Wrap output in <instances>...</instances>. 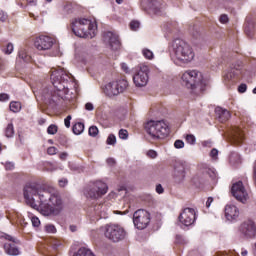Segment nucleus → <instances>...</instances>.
I'll return each mask as SVG.
<instances>
[{
	"label": "nucleus",
	"instance_id": "4d7b16f0",
	"mask_svg": "<svg viewBox=\"0 0 256 256\" xmlns=\"http://www.w3.org/2000/svg\"><path fill=\"white\" fill-rule=\"evenodd\" d=\"M67 183H68V181H67V179H61V180H59V185H60V187H65V185H67Z\"/></svg>",
	"mask_w": 256,
	"mask_h": 256
},
{
	"label": "nucleus",
	"instance_id": "20e7f679",
	"mask_svg": "<svg viewBox=\"0 0 256 256\" xmlns=\"http://www.w3.org/2000/svg\"><path fill=\"white\" fill-rule=\"evenodd\" d=\"M105 238L113 243H119L127 237V231L119 224H108L105 227Z\"/></svg>",
	"mask_w": 256,
	"mask_h": 256
},
{
	"label": "nucleus",
	"instance_id": "4c0bfd02",
	"mask_svg": "<svg viewBox=\"0 0 256 256\" xmlns=\"http://www.w3.org/2000/svg\"><path fill=\"white\" fill-rule=\"evenodd\" d=\"M4 53L6 55H11L13 53V44H7L6 48H4Z\"/></svg>",
	"mask_w": 256,
	"mask_h": 256
},
{
	"label": "nucleus",
	"instance_id": "ddd939ff",
	"mask_svg": "<svg viewBox=\"0 0 256 256\" xmlns=\"http://www.w3.org/2000/svg\"><path fill=\"white\" fill-rule=\"evenodd\" d=\"M240 231L245 235V237H248V239H255L256 237V224L253 222V220H248L241 224Z\"/></svg>",
	"mask_w": 256,
	"mask_h": 256
},
{
	"label": "nucleus",
	"instance_id": "9d476101",
	"mask_svg": "<svg viewBox=\"0 0 256 256\" xmlns=\"http://www.w3.org/2000/svg\"><path fill=\"white\" fill-rule=\"evenodd\" d=\"M24 199L32 209H39L42 203H47V199H45V195L39 193H25Z\"/></svg>",
	"mask_w": 256,
	"mask_h": 256
},
{
	"label": "nucleus",
	"instance_id": "09e8293b",
	"mask_svg": "<svg viewBox=\"0 0 256 256\" xmlns=\"http://www.w3.org/2000/svg\"><path fill=\"white\" fill-rule=\"evenodd\" d=\"M85 109H86V111H93V109H95V107L93 106V103L88 102L85 104Z\"/></svg>",
	"mask_w": 256,
	"mask_h": 256
},
{
	"label": "nucleus",
	"instance_id": "79ce46f5",
	"mask_svg": "<svg viewBox=\"0 0 256 256\" xmlns=\"http://www.w3.org/2000/svg\"><path fill=\"white\" fill-rule=\"evenodd\" d=\"M130 28L132 29V31H137V29H139V22L137 21H132L130 23Z\"/></svg>",
	"mask_w": 256,
	"mask_h": 256
},
{
	"label": "nucleus",
	"instance_id": "473e14b6",
	"mask_svg": "<svg viewBox=\"0 0 256 256\" xmlns=\"http://www.w3.org/2000/svg\"><path fill=\"white\" fill-rule=\"evenodd\" d=\"M57 131H58V128H57V125L55 124H51L47 129L48 135H55Z\"/></svg>",
	"mask_w": 256,
	"mask_h": 256
},
{
	"label": "nucleus",
	"instance_id": "4468645a",
	"mask_svg": "<svg viewBox=\"0 0 256 256\" xmlns=\"http://www.w3.org/2000/svg\"><path fill=\"white\" fill-rule=\"evenodd\" d=\"M5 239L9 241L8 243L4 244V251L7 253V255L17 256L21 252L19 251V248L17 247V244L15 243V238L13 236L5 234Z\"/></svg>",
	"mask_w": 256,
	"mask_h": 256
},
{
	"label": "nucleus",
	"instance_id": "680f3d73",
	"mask_svg": "<svg viewBox=\"0 0 256 256\" xmlns=\"http://www.w3.org/2000/svg\"><path fill=\"white\" fill-rule=\"evenodd\" d=\"M107 163H108V165H113V164L115 163V159L109 158V159L107 160Z\"/></svg>",
	"mask_w": 256,
	"mask_h": 256
},
{
	"label": "nucleus",
	"instance_id": "1a4fd4ad",
	"mask_svg": "<svg viewBox=\"0 0 256 256\" xmlns=\"http://www.w3.org/2000/svg\"><path fill=\"white\" fill-rule=\"evenodd\" d=\"M150 222L151 215L146 210H137L133 215V223L140 230L147 229Z\"/></svg>",
	"mask_w": 256,
	"mask_h": 256
},
{
	"label": "nucleus",
	"instance_id": "0e129e2a",
	"mask_svg": "<svg viewBox=\"0 0 256 256\" xmlns=\"http://www.w3.org/2000/svg\"><path fill=\"white\" fill-rule=\"evenodd\" d=\"M53 245H54V247H59V245H61V243H59V241H57V240H54Z\"/></svg>",
	"mask_w": 256,
	"mask_h": 256
},
{
	"label": "nucleus",
	"instance_id": "5fc2aeb1",
	"mask_svg": "<svg viewBox=\"0 0 256 256\" xmlns=\"http://www.w3.org/2000/svg\"><path fill=\"white\" fill-rule=\"evenodd\" d=\"M214 198L213 197H208L207 201H206V207L209 208L211 207V203H213Z\"/></svg>",
	"mask_w": 256,
	"mask_h": 256
},
{
	"label": "nucleus",
	"instance_id": "2eb2a0df",
	"mask_svg": "<svg viewBox=\"0 0 256 256\" xmlns=\"http://www.w3.org/2000/svg\"><path fill=\"white\" fill-rule=\"evenodd\" d=\"M67 77H69V75H67V72H65L63 68L54 69L51 71V74H50V79L52 81V84L56 88L58 87L57 83H61L62 81H67Z\"/></svg>",
	"mask_w": 256,
	"mask_h": 256
},
{
	"label": "nucleus",
	"instance_id": "c85d7f7f",
	"mask_svg": "<svg viewBox=\"0 0 256 256\" xmlns=\"http://www.w3.org/2000/svg\"><path fill=\"white\" fill-rule=\"evenodd\" d=\"M231 117V113H229L228 110H223V109H220V115H219V119L220 121H228V119H230Z\"/></svg>",
	"mask_w": 256,
	"mask_h": 256
},
{
	"label": "nucleus",
	"instance_id": "0eeeda50",
	"mask_svg": "<svg viewBox=\"0 0 256 256\" xmlns=\"http://www.w3.org/2000/svg\"><path fill=\"white\" fill-rule=\"evenodd\" d=\"M49 204L45 215H59L63 211V200L59 194H48Z\"/></svg>",
	"mask_w": 256,
	"mask_h": 256
},
{
	"label": "nucleus",
	"instance_id": "f3484780",
	"mask_svg": "<svg viewBox=\"0 0 256 256\" xmlns=\"http://www.w3.org/2000/svg\"><path fill=\"white\" fill-rule=\"evenodd\" d=\"M225 217L227 221H237L239 219V208L235 205L228 204L224 209Z\"/></svg>",
	"mask_w": 256,
	"mask_h": 256
},
{
	"label": "nucleus",
	"instance_id": "49530a36",
	"mask_svg": "<svg viewBox=\"0 0 256 256\" xmlns=\"http://www.w3.org/2000/svg\"><path fill=\"white\" fill-rule=\"evenodd\" d=\"M208 175H210L211 179H217V172L213 169L208 170Z\"/></svg>",
	"mask_w": 256,
	"mask_h": 256
},
{
	"label": "nucleus",
	"instance_id": "58836bf2",
	"mask_svg": "<svg viewBox=\"0 0 256 256\" xmlns=\"http://www.w3.org/2000/svg\"><path fill=\"white\" fill-rule=\"evenodd\" d=\"M174 147L175 149H183V147H185V142H183L182 140H176L174 142Z\"/></svg>",
	"mask_w": 256,
	"mask_h": 256
},
{
	"label": "nucleus",
	"instance_id": "69168bd1",
	"mask_svg": "<svg viewBox=\"0 0 256 256\" xmlns=\"http://www.w3.org/2000/svg\"><path fill=\"white\" fill-rule=\"evenodd\" d=\"M118 191H127V188H125V186H122L118 189Z\"/></svg>",
	"mask_w": 256,
	"mask_h": 256
},
{
	"label": "nucleus",
	"instance_id": "c756f323",
	"mask_svg": "<svg viewBox=\"0 0 256 256\" xmlns=\"http://www.w3.org/2000/svg\"><path fill=\"white\" fill-rule=\"evenodd\" d=\"M10 111L13 113H19V111H21V102H11Z\"/></svg>",
	"mask_w": 256,
	"mask_h": 256
},
{
	"label": "nucleus",
	"instance_id": "a19ab883",
	"mask_svg": "<svg viewBox=\"0 0 256 256\" xmlns=\"http://www.w3.org/2000/svg\"><path fill=\"white\" fill-rule=\"evenodd\" d=\"M33 227H39L41 225V221L37 218V216H33L31 218Z\"/></svg>",
	"mask_w": 256,
	"mask_h": 256
},
{
	"label": "nucleus",
	"instance_id": "e433bc0d",
	"mask_svg": "<svg viewBox=\"0 0 256 256\" xmlns=\"http://www.w3.org/2000/svg\"><path fill=\"white\" fill-rule=\"evenodd\" d=\"M147 157H149V159H157V151L155 150H148L146 153Z\"/></svg>",
	"mask_w": 256,
	"mask_h": 256
},
{
	"label": "nucleus",
	"instance_id": "774afa93",
	"mask_svg": "<svg viewBox=\"0 0 256 256\" xmlns=\"http://www.w3.org/2000/svg\"><path fill=\"white\" fill-rule=\"evenodd\" d=\"M116 3H117L118 5H121V3H123V0H116Z\"/></svg>",
	"mask_w": 256,
	"mask_h": 256
},
{
	"label": "nucleus",
	"instance_id": "de8ad7c7",
	"mask_svg": "<svg viewBox=\"0 0 256 256\" xmlns=\"http://www.w3.org/2000/svg\"><path fill=\"white\" fill-rule=\"evenodd\" d=\"M238 91H239V93H245V91H247V84H241L238 87Z\"/></svg>",
	"mask_w": 256,
	"mask_h": 256
},
{
	"label": "nucleus",
	"instance_id": "4be33fe9",
	"mask_svg": "<svg viewBox=\"0 0 256 256\" xmlns=\"http://www.w3.org/2000/svg\"><path fill=\"white\" fill-rule=\"evenodd\" d=\"M239 73H241V70H239V68H230L228 73L224 76V79H226V81H231V79H233V77H237Z\"/></svg>",
	"mask_w": 256,
	"mask_h": 256
},
{
	"label": "nucleus",
	"instance_id": "6e6d98bb",
	"mask_svg": "<svg viewBox=\"0 0 256 256\" xmlns=\"http://www.w3.org/2000/svg\"><path fill=\"white\" fill-rule=\"evenodd\" d=\"M164 189L161 184L156 185V192L157 193H163Z\"/></svg>",
	"mask_w": 256,
	"mask_h": 256
},
{
	"label": "nucleus",
	"instance_id": "5701e85b",
	"mask_svg": "<svg viewBox=\"0 0 256 256\" xmlns=\"http://www.w3.org/2000/svg\"><path fill=\"white\" fill-rule=\"evenodd\" d=\"M5 137H7L8 139H11V137H13L15 135V127L13 126V123H8L5 130Z\"/></svg>",
	"mask_w": 256,
	"mask_h": 256
},
{
	"label": "nucleus",
	"instance_id": "39448f33",
	"mask_svg": "<svg viewBox=\"0 0 256 256\" xmlns=\"http://www.w3.org/2000/svg\"><path fill=\"white\" fill-rule=\"evenodd\" d=\"M182 81L188 89H194L196 85H205L203 74L198 70H187L182 74Z\"/></svg>",
	"mask_w": 256,
	"mask_h": 256
},
{
	"label": "nucleus",
	"instance_id": "c9c22d12",
	"mask_svg": "<svg viewBox=\"0 0 256 256\" xmlns=\"http://www.w3.org/2000/svg\"><path fill=\"white\" fill-rule=\"evenodd\" d=\"M186 141L190 145H195V141H196L195 136L193 134L186 135Z\"/></svg>",
	"mask_w": 256,
	"mask_h": 256
},
{
	"label": "nucleus",
	"instance_id": "412c9836",
	"mask_svg": "<svg viewBox=\"0 0 256 256\" xmlns=\"http://www.w3.org/2000/svg\"><path fill=\"white\" fill-rule=\"evenodd\" d=\"M41 191L40 186L36 183H27L24 186V193H39Z\"/></svg>",
	"mask_w": 256,
	"mask_h": 256
},
{
	"label": "nucleus",
	"instance_id": "603ef678",
	"mask_svg": "<svg viewBox=\"0 0 256 256\" xmlns=\"http://www.w3.org/2000/svg\"><path fill=\"white\" fill-rule=\"evenodd\" d=\"M6 19H7V15L3 10H0V21L5 22Z\"/></svg>",
	"mask_w": 256,
	"mask_h": 256
},
{
	"label": "nucleus",
	"instance_id": "cd10ccee",
	"mask_svg": "<svg viewBox=\"0 0 256 256\" xmlns=\"http://www.w3.org/2000/svg\"><path fill=\"white\" fill-rule=\"evenodd\" d=\"M230 163L232 165H237L238 163H241V156L237 152H232L230 154Z\"/></svg>",
	"mask_w": 256,
	"mask_h": 256
},
{
	"label": "nucleus",
	"instance_id": "bb28decb",
	"mask_svg": "<svg viewBox=\"0 0 256 256\" xmlns=\"http://www.w3.org/2000/svg\"><path fill=\"white\" fill-rule=\"evenodd\" d=\"M72 131L75 135H81L82 132L85 131V125L81 122H78L73 126Z\"/></svg>",
	"mask_w": 256,
	"mask_h": 256
},
{
	"label": "nucleus",
	"instance_id": "f03ea898",
	"mask_svg": "<svg viewBox=\"0 0 256 256\" xmlns=\"http://www.w3.org/2000/svg\"><path fill=\"white\" fill-rule=\"evenodd\" d=\"M145 131L150 141H161L169 135V125L164 120H149L145 123Z\"/></svg>",
	"mask_w": 256,
	"mask_h": 256
},
{
	"label": "nucleus",
	"instance_id": "e2e57ef3",
	"mask_svg": "<svg viewBox=\"0 0 256 256\" xmlns=\"http://www.w3.org/2000/svg\"><path fill=\"white\" fill-rule=\"evenodd\" d=\"M70 231H72V233H75V231H77V226H70Z\"/></svg>",
	"mask_w": 256,
	"mask_h": 256
},
{
	"label": "nucleus",
	"instance_id": "f257e3e1",
	"mask_svg": "<svg viewBox=\"0 0 256 256\" xmlns=\"http://www.w3.org/2000/svg\"><path fill=\"white\" fill-rule=\"evenodd\" d=\"M173 59L176 63H191L195 59V52L191 45L183 40L176 39L172 43Z\"/></svg>",
	"mask_w": 256,
	"mask_h": 256
},
{
	"label": "nucleus",
	"instance_id": "aec40b11",
	"mask_svg": "<svg viewBox=\"0 0 256 256\" xmlns=\"http://www.w3.org/2000/svg\"><path fill=\"white\" fill-rule=\"evenodd\" d=\"M109 187L102 181H96L94 183V192L96 193H107Z\"/></svg>",
	"mask_w": 256,
	"mask_h": 256
},
{
	"label": "nucleus",
	"instance_id": "dca6fc26",
	"mask_svg": "<svg viewBox=\"0 0 256 256\" xmlns=\"http://www.w3.org/2000/svg\"><path fill=\"white\" fill-rule=\"evenodd\" d=\"M104 42L110 45L113 51H117L121 47V42H119V36L113 32H106L103 36Z\"/></svg>",
	"mask_w": 256,
	"mask_h": 256
},
{
	"label": "nucleus",
	"instance_id": "8fccbe9b",
	"mask_svg": "<svg viewBox=\"0 0 256 256\" xmlns=\"http://www.w3.org/2000/svg\"><path fill=\"white\" fill-rule=\"evenodd\" d=\"M0 101H9V94L1 93L0 94Z\"/></svg>",
	"mask_w": 256,
	"mask_h": 256
},
{
	"label": "nucleus",
	"instance_id": "2f4dec72",
	"mask_svg": "<svg viewBox=\"0 0 256 256\" xmlns=\"http://www.w3.org/2000/svg\"><path fill=\"white\" fill-rule=\"evenodd\" d=\"M88 133L90 137H97V135H99V128H97V126H91Z\"/></svg>",
	"mask_w": 256,
	"mask_h": 256
},
{
	"label": "nucleus",
	"instance_id": "7ed1b4c3",
	"mask_svg": "<svg viewBox=\"0 0 256 256\" xmlns=\"http://www.w3.org/2000/svg\"><path fill=\"white\" fill-rule=\"evenodd\" d=\"M72 31L76 37H90L97 35V25L89 19H79L72 24Z\"/></svg>",
	"mask_w": 256,
	"mask_h": 256
},
{
	"label": "nucleus",
	"instance_id": "9b49d317",
	"mask_svg": "<svg viewBox=\"0 0 256 256\" xmlns=\"http://www.w3.org/2000/svg\"><path fill=\"white\" fill-rule=\"evenodd\" d=\"M178 219L182 225L189 227L195 223V220L197 219V211L193 208H185L179 215Z\"/></svg>",
	"mask_w": 256,
	"mask_h": 256
},
{
	"label": "nucleus",
	"instance_id": "423d86ee",
	"mask_svg": "<svg viewBox=\"0 0 256 256\" xmlns=\"http://www.w3.org/2000/svg\"><path fill=\"white\" fill-rule=\"evenodd\" d=\"M127 87H129V82L125 79L112 81L106 84L104 88V93L108 97H115L120 93L127 91Z\"/></svg>",
	"mask_w": 256,
	"mask_h": 256
},
{
	"label": "nucleus",
	"instance_id": "6ab92c4d",
	"mask_svg": "<svg viewBox=\"0 0 256 256\" xmlns=\"http://www.w3.org/2000/svg\"><path fill=\"white\" fill-rule=\"evenodd\" d=\"M249 187L243 185L242 181L232 184L231 193H248Z\"/></svg>",
	"mask_w": 256,
	"mask_h": 256
},
{
	"label": "nucleus",
	"instance_id": "393cba45",
	"mask_svg": "<svg viewBox=\"0 0 256 256\" xmlns=\"http://www.w3.org/2000/svg\"><path fill=\"white\" fill-rule=\"evenodd\" d=\"M232 195L239 201V203H247V201H249V194L233 193Z\"/></svg>",
	"mask_w": 256,
	"mask_h": 256
},
{
	"label": "nucleus",
	"instance_id": "a878e982",
	"mask_svg": "<svg viewBox=\"0 0 256 256\" xmlns=\"http://www.w3.org/2000/svg\"><path fill=\"white\" fill-rule=\"evenodd\" d=\"M74 256H95L91 249L82 247L80 248Z\"/></svg>",
	"mask_w": 256,
	"mask_h": 256
},
{
	"label": "nucleus",
	"instance_id": "a18cd8bd",
	"mask_svg": "<svg viewBox=\"0 0 256 256\" xmlns=\"http://www.w3.org/2000/svg\"><path fill=\"white\" fill-rule=\"evenodd\" d=\"M47 153H48V155H56L57 154V148H55V147H49L48 149H47Z\"/></svg>",
	"mask_w": 256,
	"mask_h": 256
},
{
	"label": "nucleus",
	"instance_id": "338daca9",
	"mask_svg": "<svg viewBox=\"0 0 256 256\" xmlns=\"http://www.w3.org/2000/svg\"><path fill=\"white\" fill-rule=\"evenodd\" d=\"M247 253H248L247 250H243V251L241 252V255H242V256H247Z\"/></svg>",
	"mask_w": 256,
	"mask_h": 256
},
{
	"label": "nucleus",
	"instance_id": "a211bd4d",
	"mask_svg": "<svg viewBox=\"0 0 256 256\" xmlns=\"http://www.w3.org/2000/svg\"><path fill=\"white\" fill-rule=\"evenodd\" d=\"M245 139V134L243 131L239 128H236L232 134L231 141L235 145H239V143H243V140Z\"/></svg>",
	"mask_w": 256,
	"mask_h": 256
},
{
	"label": "nucleus",
	"instance_id": "f8f14e48",
	"mask_svg": "<svg viewBox=\"0 0 256 256\" xmlns=\"http://www.w3.org/2000/svg\"><path fill=\"white\" fill-rule=\"evenodd\" d=\"M53 45H55V39L49 36H39L34 41V46L38 51H49Z\"/></svg>",
	"mask_w": 256,
	"mask_h": 256
},
{
	"label": "nucleus",
	"instance_id": "f704fd0d",
	"mask_svg": "<svg viewBox=\"0 0 256 256\" xmlns=\"http://www.w3.org/2000/svg\"><path fill=\"white\" fill-rule=\"evenodd\" d=\"M46 233H57V228L53 224H47L45 226Z\"/></svg>",
	"mask_w": 256,
	"mask_h": 256
},
{
	"label": "nucleus",
	"instance_id": "6e6552de",
	"mask_svg": "<svg viewBox=\"0 0 256 256\" xmlns=\"http://www.w3.org/2000/svg\"><path fill=\"white\" fill-rule=\"evenodd\" d=\"M133 82L136 87H145L149 83V66H138L133 76Z\"/></svg>",
	"mask_w": 256,
	"mask_h": 256
},
{
	"label": "nucleus",
	"instance_id": "13d9d810",
	"mask_svg": "<svg viewBox=\"0 0 256 256\" xmlns=\"http://www.w3.org/2000/svg\"><path fill=\"white\" fill-rule=\"evenodd\" d=\"M121 68L125 71V73H129V67L127 66V64L122 63Z\"/></svg>",
	"mask_w": 256,
	"mask_h": 256
},
{
	"label": "nucleus",
	"instance_id": "bf43d9fd",
	"mask_svg": "<svg viewBox=\"0 0 256 256\" xmlns=\"http://www.w3.org/2000/svg\"><path fill=\"white\" fill-rule=\"evenodd\" d=\"M60 159H61L62 161H65V159H67V153H65V152L61 153V154H60Z\"/></svg>",
	"mask_w": 256,
	"mask_h": 256
},
{
	"label": "nucleus",
	"instance_id": "72a5a7b5",
	"mask_svg": "<svg viewBox=\"0 0 256 256\" xmlns=\"http://www.w3.org/2000/svg\"><path fill=\"white\" fill-rule=\"evenodd\" d=\"M107 145H115V143H117V138L115 137V135L110 134L106 140Z\"/></svg>",
	"mask_w": 256,
	"mask_h": 256
},
{
	"label": "nucleus",
	"instance_id": "c03bdc74",
	"mask_svg": "<svg viewBox=\"0 0 256 256\" xmlns=\"http://www.w3.org/2000/svg\"><path fill=\"white\" fill-rule=\"evenodd\" d=\"M217 155H219V150L218 149H212L210 152V157H212V159H217Z\"/></svg>",
	"mask_w": 256,
	"mask_h": 256
},
{
	"label": "nucleus",
	"instance_id": "37998d69",
	"mask_svg": "<svg viewBox=\"0 0 256 256\" xmlns=\"http://www.w3.org/2000/svg\"><path fill=\"white\" fill-rule=\"evenodd\" d=\"M64 125H65V127H67V129H69V127H71V115H68L64 119Z\"/></svg>",
	"mask_w": 256,
	"mask_h": 256
},
{
	"label": "nucleus",
	"instance_id": "7c9ffc66",
	"mask_svg": "<svg viewBox=\"0 0 256 256\" xmlns=\"http://www.w3.org/2000/svg\"><path fill=\"white\" fill-rule=\"evenodd\" d=\"M142 55L145 57V59H153L154 55H153V51L145 48L142 50Z\"/></svg>",
	"mask_w": 256,
	"mask_h": 256
},
{
	"label": "nucleus",
	"instance_id": "864d4df0",
	"mask_svg": "<svg viewBox=\"0 0 256 256\" xmlns=\"http://www.w3.org/2000/svg\"><path fill=\"white\" fill-rule=\"evenodd\" d=\"M245 33L248 37H251L253 35V30H251L249 27H245Z\"/></svg>",
	"mask_w": 256,
	"mask_h": 256
},
{
	"label": "nucleus",
	"instance_id": "3c124183",
	"mask_svg": "<svg viewBox=\"0 0 256 256\" xmlns=\"http://www.w3.org/2000/svg\"><path fill=\"white\" fill-rule=\"evenodd\" d=\"M229 21V17L225 14L220 16V23H227Z\"/></svg>",
	"mask_w": 256,
	"mask_h": 256
},
{
	"label": "nucleus",
	"instance_id": "b1692460",
	"mask_svg": "<svg viewBox=\"0 0 256 256\" xmlns=\"http://www.w3.org/2000/svg\"><path fill=\"white\" fill-rule=\"evenodd\" d=\"M150 8L155 13H161V10H163V5H161V3H159L157 0H152L150 3Z\"/></svg>",
	"mask_w": 256,
	"mask_h": 256
},
{
	"label": "nucleus",
	"instance_id": "052dcab7",
	"mask_svg": "<svg viewBox=\"0 0 256 256\" xmlns=\"http://www.w3.org/2000/svg\"><path fill=\"white\" fill-rule=\"evenodd\" d=\"M29 5H37V0H27Z\"/></svg>",
	"mask_w": 256,
	"mask_h": 256
},
{
	"label": "nucleus",
	"instance_id": "ea45409f",
	"mask_svg": "<svg viewBox=\"0 0 256 256\" xmlns=\"http://www.w3.org/2000/svg\"><path fill=\"white\" fill-rule=\"evenodd\" d=\"M119 137H120L121 139H128V137H129V132H127V130H125V129H121V130L119 131Z\"/></svg>",
	"mask_w": 256,
	"mask_h": 256
}]
</instances>
